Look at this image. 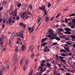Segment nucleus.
<instances>
[{"label":"nucleus","mask_w":75,"mask_h":75,"mask_svg":"<svg viewBox=\"0 0 75 75\" xmlns=\"http://www.w3.org/2000/svg\"><path fill=\"white\" fill-rule=\"evenodd\" d=\"M39 10H44L45 15H46V16H48V14H47V12L46 10H45V6L42 5V8L41 7H39Z\"/></svg>","instance_id":"obj_1"},{"label":"nucleus","mask_w":75,"mask_h":75,"mask_svg":"<svg viewBox=\"0 0 75 75\" xmlns=\"http://www.w3.org/2000/svg\"><path fill=\"white\" fill-rule=\"evenodd\" d=\"M47 34L49 35L48 36L50 37H52L54 35V33L52 32V30L51 29H50L49 30V33H47Z\"/></svg>","instance_id":"obj_2"},{"label":"nucleus","mask_w":75,"mask_h":75,"mask_svg":"<svg viewBox=\"0 0 75 75\" xmlns=\"http://www.w3.org/2000/svg\"><path fill=\"white\" fill-rule=\"evenodd\" d=\"M50 39H56V40L57 41H60V38H58V36L56 37V35H54L52 37H51L50 38Z\"/></svg>","instance_id":"obj_3"},{"label":"nucleus","mask_w":75,"mask_h":75,"mask_svg":"<svg viewBox=\"0 0 75 75\" xmlns=\"http://www.w3.org/2000/svg\"><path fill=\"white\" fill-rule=\"evenodd\" d=\"M43 51L44 52H49L50 51V49L49 48L48 46H45V48L43 49Z\"/></svg>","instance_id":"obj_4"},{"label":"nucleus","mask_w":75,"mask_h":75,"mask_svg":"<svg viewBox=\"0 0 75 75\" xmlns=\"http://www.w3.org/2000/svg\"><path fill=\"white\" fill-rule=\"evenodd\" d=\"M59 58L60 59V60L63 62H65V60H63V59L65 58V57H64L62 56H59Z\"/></svg>","instance_id":"obj_5"},{"label":"nucleus","mask_w":75,"mask_h":75,"mask_svg":"<svg viewBox=\"0 0 75 75\" xmlns=\"http://www.w3.org/2000/svg\"><path fill=\"white\" fill-rule=\"evenodd\" d=\"M16 32H14L12 35L11 36V39L13 40L14 38V37L16 35Z\"/></svg>","instance_id":"obj_6"},{"label":"nucleus","mask_w":75,"mask_h":75,"mask_svg":"<svg viewBox=\"0 0 75 75\" xmlns=\"http://www.w3.org/2000/svg\"><path fill=\"white\" fill-rule=\"evenodd\" d=\"M25 45L26 44L24 43V45H23L21 47L22 49V51H24V50H25Z\"/></svg>","instance_id":"obj_7"},{"label":"nucleus","mask_w":75,"mask_h":75,"mask_svg":"<svg viewBox=\"0 0 75 75\" xmlns=\"http://www.w3.org/2000/svg\"><path fill=\"white\" fill-rule=\"evenodd\" d=\"M57 30L58 32H62L64 31V30L61 28H59Z\"/></svg>","instance_id":"obj_8"},{"label":"nucleus","mask_w":75,"mask_h":75,"mask_svg":"<svg viewBox=\"0 0 75 75\" xmlns=\"http://www.w3.org/2000/svg\"><path fill=\"white\" fill-rule=\"evenodd\" d=\"M40 65H41V66L39 67V69L42 68V67H44V66H45V67H47V65L45 64H40Z\"/></svg>","instance_id":"obj_9"},{"label":"nucleus","mask_w":75,"mask_h":75,"mask_svg":"<svg viewBox=\"0 0 75 75\" xmlns=\"http://www.w3.org/2000/svg\"><path fill=\"white\" fill-rule=\"evenodd\" d=\"M15 56L13 58V60L16 61L17 59V53H16L15 54Z\"/></svg>","instance_id":"obj_10"},{"label":"nucleus","mask_w":75,"mask_h":75,"mask_svg":"<svg viewBox=\"0 0 75 75\" xmlns=\"http://www.w3.org/2000/svg\"><path fill=\"white\" fill-rule=\"evenodd\" d=\"M23 14H32L31 13H30V12L29 11H26L25 12L23 13Z\"/></svg>","instance_id":"obj_11"},{"label":"nucleus","mask_w":75,"mask_h":75,"mask_svg":"<svg viewBox=\"0 0 75 75\" xmlns=\"http://www.w3.org/2000/svg\"><path fill=\"white\" fill-rule=\"evenodd\" d=\"M64 30L67 31H70L71 29L69 28H64Z\"/></svg>","instance_id":"obj_12"},{"label":"nucleus","mask_w":75,"mask_h":75,"mask_svg":"<svg viewBox=\"0 0 75 75\" xmlns=\"http://www.w3.org/2000/svg\"><path fill=\"white\" fill-rule=\"evenodd\" d=\"M66 34H71V32H69V31H66L64 32Z\"/></svg>","instance_id":"obj_13"},{"label":"nucleus","mask_w":75,"mask_h":75,"mask_svg":"<svg viewBox=\"0 0 75 75\" xmlns=\"http://www.w3.org/2000/svg\"><path fill=\"white\" fill-rule=\"evenodd\" d=\"M27 5H23L22 6V8L23 9H25L26 8V7H27Z\"/></svg>","instance_id":"obj_14"},{"label":"nucleus","mask_w":75,"mask_h":75,"mask_svg":"<svg viewBox=\"0 0 75 75\" xmlns=\"http://www.w3.org/2000/svg\"><path fill=\"white\" fill-rule=\"evenodd\" d=\"M47 40V38H44L42 40L41 42H44L45 41H46V40Z\"/></svg>","instance_id":"obj_15"},{"label":"nucleus","mask_w":75,"mask_h":75,"mask_svg":"<svg viewBox=\"0 0 75 75\" xmlns=\"http://www.w3.org/2000/svg\"><path fill=\"white\" fill-rule=\"evenodd\" d=\"M30 17L29 16H28V15H26L25 16H23V18H24V19H25V20L26 19H27V18H29Z\"/></svg>","instance_id":"obj_16"},{"label":"nucleus","mask_w":75,"mask_h":75,"mask_svg":"<svg viewBox=\"0 0 75 75\" xmlns=\"http://www.w3.org/2000/svg\"><path fill=\"white\" fill-rule=\"evenodd\" d=\"M47 69L45 68H42L41 69H40V71L42 72H44V71H46Z\"/></svg>","instance_id":"obj_17"},{"label":"nucleus","mask_w":75,"mask_h":75,"mask_svg":"<svg viewBox=\"0 0 75 75\" xmlns=\"http://www.w3.org/2000/svg\"><path fill=\"white\" fill-rule=\"evenodd\" d=\"M46 64H47V67H48L49 68H51V67H50V66H51V64L46 63Z\"/></svg>","instance_id":"obj_18"},{"label":"nucleus","mask_w":75,"mask_h":75,"mask_svg":"<svg viewBox=\"0 0 75 75\" xmlns=\"http://www.w3.org/2000/svg\"><path fill=\"white\" fill-rule=\"evenodd\" d=\"M47 43V42H45V43H42L41 44V45L42 47H44L46 45V43Z\"/></svg>","instance_id":"obj_19"},{"label":"nucleus","mask_w":75,"mask_h":75,"mask_svg":"<svg viewBox=\"0 0 75 75\" xmlns=\"http://www.w3.org/2000/svg\"><path fill=\"white\" fill-rule=\"evenodd\" d=\"M30 57H31V58H33L34 57V53H33L30 55Z\"/></svg>","instance_id":"obj_20"},{"label":"nucleus","mask_w":75,"mask_h":75,"mask_svg":"<svg viewBox=\"0 0 75 75\" xmlns=\"http://www.w3.org/2000/svg\"><path fill=\"white\" fill-rule=\"evenodd\" d=\"M19 35L21 38H23V34H22V33H19Z\"/></svg>","instance_id":"obj_21"},{"label":"nucleus","mask_w":75,"mask_h":75,"mask_svg":"<svg viewBox=\"0 0 75 75\" xmlns=\"http://www.w3.org/2000/svg\"><path fill=\"white\" fill-rule=\"evenodd\" d=\"M42 72H38L36 74V75H41L42 74Z\"/></svg>","instance_id":"obj_22"},{"label":"nucleus","mask_w":75,"mask_h":75,"mask_svg":"<svg viewBox=\"0 0 75 75\" xmlns=\"http://www.w3.org/2000/svg\"><path fill=\"white\" fill-rule=\"evenodd\" d=\"M15 13H14V16L13 17H16V16H17V14H16V13H17V11H15Z\"/></svg>","instance_id":"obj_23"},{"label":"nucleus","mask_w":75,"mask_h":75,"mask_svg":"<svg viewBox=\"0 0 75 75\" xmlns=\"http://www.w3.org/2000/svg\"><path fill=\"white\" fill-rule=\"evenodd\" d=\"M1 13H0V23H1L2 22V20L1 19Z\"/></svg>","instance_id":"obj_24"},{"label":"nucleus","mask_w":75,"mask_h":75,"mask_svg":"<svg viewBox=\"0 0 75 75\" xmlns=\"http://www.w3.org/2000/svg\"><path fill=\"white\" fill-rule=\"evenodd\" d=\"M12 22V19H11V18H9V23H11V22Z\"/></svg>","instance_id":"obj_25"},{"label":"nucleus","mask_w":75,"mask_h":75,"mask_svg":"<svg viewBox=\"0 0 75 75\" xmlns=\"http://www.w3.org/2000/svg\"><path fill=\"white\" fill-rule=\"evenodd\" d=\"M28 63H29V60H28V59H27L25 64L26 65H27V64H28Z\"/></svg>","instance_id":"obj_26"},{"label":"nucleus","mask_w":75,"mask_h":75,"mask_svg":"<svg viewBox=\"0 0 75 75\" xmlns=\"http://www.w3.org/2000/svg\"><path fill=\"white\" fill-rule=\"evenodd\" d=\"M49 21V18L48 17H46V21L48 22Z\"/></svg>","instance_id":"obj_27"},{"label":"nucleus","mask_w":75,"mask_h":75,"mask_svg":"<svg viewBox=\"0 0 75 75\" xmlns=\"http://www.w3.org/2000/svg\"><path fill=\"white\" fill-rule=\"evenodd\" d=\"M21 18H24V14H23V13L21 14Z\"/></svg>","instance_id":"obj_28"},{"label":"nucleus","mask_w":75,"mask_h":75,"mask_svg":"<svg viewBox=\"0 0 75 75\" xmlns=\"http://www.w3.org/2000/svg\"><path fill=\"white\" fill-rule=\"evenodd\" d=\"M66 43L68 45H71L72 44L71 43H69V42H66Z\"/></svg>","instance_id":"obj_29"},{"label":"nucleus","mask_w":75,"mask_h":75,"mask_svg":"<svg viewBox=\"0 0 75 75\" xmlns=\"http://www.w3.org/2000/svg\"><path fill=\"white\" fill-rule=\"evenodd\" d=\"M26 25H25L24 23H23L22 25V27H23V28H25L26 27Z\"/></svg>","instance_id":"obj_30"},{"label":"nucleus","mask_w":75,"mask_h":75,"mask_svg":"<svg viewBox=\"0 0 75 75\" xmlns=\"http://www.w3.org/2000/svg\"><path fill=\"white\" fill-rule=\"evenodd\" d=\"M7 4V2L6 1H4L3 3V5L4 4L5 5H6Z\"/></svg>","instance_id":"obj_31"},{"label":"nucleus","mask_w":75,"mask_h":75,"mask_svg":"<svg viewBox=\"0 0 75 75\" xmlns=\"http://www.w3.org/2000/svg\"><path fill=\"white\" fill-rule=\"evenodd\" d=\"M27 69V67H26V66L25 65H24V67L23 68V69L24 71H25V69Z\"/></svg>","instance_id":"obj_32"},{"label":"nucleus","mask_w":75,"mask_h":75,"mask_svg":"<svg viewBox=\"0 0 75 75\" xmlns=\"http://www.w3.org/2000/svg\"><path fill=\"white\" fill-rule=\"evenodd\" d=\"M23 59H22L20 61V64L21 65L22 64H23Z\"/></svg>","instance_id":"obj_33"},{"label":"nucleus","mask_w":75,"mask_h":75,"mask_svg":"<svg viewBox=\"0 0 75 75\" xmlns=\"http://www.w3.org/2000/svg\"><path fill=\"white\" fill-rule=\"evenodd\" d=\"M71 38H72L73 39H75V36L72 35H71Z\"/></svg>","instance_id":"obj_34"},{"label":"nucleus","mask_w":75,"mask_h":75,"mask_svg":"<svg viewBox=\"0 0 75 75\" xmlns=\"http://www.w3.org/2000/svg\"><path fill=\"white\" fill-rule=\"evenodd\" d=\"M34 29H35L34 27H33L31 29V32H33V31H34Z\"/></svg>","instance_id":"obj_35"},{"label":"nucleus","mask_w":75,"mask_h":75,"mask_svg":"<svg viewBox=\"0 0 75 75\" xmlns=\"http://www.w3.org/2000/svg\"><path fill=\"white\" fill-rule=\"evenodd\" d=\"M75 16V14L74 13V14H71L69 16V17H72V16Z\"/></svg>","instance_id":"obj_36"},{"label":"nucleus","mask_w":75,"mask_h":75,"mask_svg":"<svg viewBox=\"0 0 75 75\" xmlns=\"http://www.w3.org/2000/svg\"><path fill=\"white\" fill-rule=\"evenodd\" d=\"M3 39L2 38H0V42H3Z\"/></svg>","instance_id":"obj_37"},{"label":"nucleus","mask_w":75,"mask_h":75,"mask_svg":"<svg viewBox=\"0 0 75 75\" xmlns=\"http://www.w3.org/2000/svg\"><path fill=\"white\" fill-rule=\"evenodd\" d=\"M57 44V42H55L53 44H52V45H55Z\"/></svg>","instance_id":"obj_38"},{"label":"nucleus","mask_w":75,"mask_h":75,"mask_svg":"<svg viewBox=\"0 0 75 75\" xmlns=\"http://www.w3.org/2000/svg\"><path fill=\"white\" fill-rule=\"evenodd\" d=\"M64 51H66V50H60V52H64Z\"/></svg>","instance_id":"obj_39"},{"label":"nucleus","mask_w":75,"mask_h":75,"mask_svg":"<svg viewBox=\"0 0 75 75\" xmlns=\"http://www.w3.org/2000/svg\"><path fill=\"white\" fill-rule=\"evenodd\" d=\"M66 37L65 36H61L60 37V38H65Z\"/></svg>","instance_id":"obj_40"},{"label":"nucleus","mask_w":75,"mask_h":75,"mask_svg":"<svg viewBox=\"0 0 75 75\" xmlns=\"http://www.w3.org/2000/svg\"><path fill=\"white\" fill-rule=\"evenodd\" d=\"M6 68H8V69H9V65L8 64H7L6 66Z\"/></svg>","instance_id":"obj_41"},{"label":"nucleus","mask_w":75,"mask_h":75,"mask_svg":"<svg viewBox=\"0 0 75 75\" xmlns=\"http://www.w3.org/2000/svg\"><path fill=\"white\" fill-rule=\"evenodd\" d=\"M61 56H63V57H65L66 56V55H65V54L62 53L61 54Z\"/></svg>","instance_id":"obj_42"},{"label":"nucleus","mask_w":75,"mask_h":75,"mask_svg":"<svg viewBox=\"0 0 75 75\" xmlns=\"http://www.w3.org/2000/svg\"><path fill=\"white\" fill-rule=\"evenodd\" d=\"M21 6V5L20 4H18L17 5V6L19 8L20 7V6Z\"/></svg>","instance_id":"obj_43"},{"label":"nucleus","mask_w":75,"mask_h":75,"mask_svg":"<svg viewBox=\"0 0 75 75\" xmlns=\"http://www.w3.org/2000/svg\"><path fill=\"white\" fill-rule=\"evenodd\" d=\"M51 4L50 3H49L48 4V7L49 8L50 7H51Z\"/></svg>","instance_id":"obj_44"},{"label":"nucleus","mask_w":75,"mask_h":75,"mask_svg":"<svg viewBox=\"0 0 75 75\" xmlns=\"http://www.w3.org/2000/svg\"><path fill=\"white\" fill-rule=\"evenodd\" d=\"M17 20H18L20 19V17L19 16H18L17 17H16Z\"/></svg>","instance_id":"obj_45"},{"label":"nucleus","mask_w":75,"mask_h":75,"mask_svg":"<svg viewBox=\"0 0 75 75\" xmlns=\"http://www.w3.org/2000/svg\"><path fill=\"white\" fill-rule=\"evenodd\" d=\"M29 8H30V9H32V7L31 5H30L29 6Z\"/></svg>","instance_id":"obj_46"},{"label":"nucleus","mask_w":75,"mask_h":75,"mask_svg":"<svg viewBox=\"0 0 75 75\" xmlns=\"http://www.w3.org/2000/svg\"><path fill=\"white\" fill-rule=\"evenodd\" d=\"M0 75H3V72L1 71H0Z\"/></svg>","instance_id":"obj_47"},{"label":"nucleus","mask_w":75,"mask_h":75,"mask_svg":"<svg viewBox=\"0 0 75 75\" xmlns=\"http://www.w3.org/2000/svg\"><path fill=\"white\" fill-rule=\"evenodd\" d=\"M18 41H21V39L20 38H18L17 39Z\"/></svg>","instance_id":"obj_48"},{"label":"nucleus","mask_w":75,"mask_h":75,"mask_svg":"<svg viewBox=\"0 0 75 75\" xmlns=\"http://www.w3.org/2000/svg\"><path fill=\"white\" fill-rule=\"evenodd\" d=\"M60 14H61L60 13H59L58 15H57L56 17V18H58L59 16L60 15Z\"/></svg>","instance_id":"obj_49"},{"label":"nucleus","mask_w":75,"mask_h":75,"mask_svg":"<svg viewBox=\"0 0 75 75\" xmlns=\"http://www.w3.org/2000/svg\"><path fill=\"white\" fill-rule=\"evenodd\" d=\"M60 14H61L60 13H59L58 15H57L56 17V18H58L59 16L60 15Z\"/></svg>","instance_id":"obj_50"},{"label":"nucleus","mask_w":75,"mask_h":75,"mask_svg":"<svg viewBox=\"0 0 75 75\" xmlns=\"http://www.w3.org/2000/svg\"><path fill=\"white\" fill-rule=\"evenodd\" d=\"M68 20H67V18H65V22L66 23H68Z\"/></svg>","instance_id":"obj_51"},{"label":"nucleus","mask_w":75,"mask_h":75,"mask_svg":"<svg viewBox=\"0 0 75 75\" xmlns=\"http://www.w3.org/2000/svg\"><path fill=\"white\" fill-rule=\"evenodd\" d=\"M23 24V22H21L19 24V25H21H21H22Z\"/></svg>","instance_id":"obj_52"},{"label":"nucleus","mask_w":75,"mask_h":75,"mask_svg":"<svg viewBox=\"0 0 75 75\" xmlns=\"http://www.w3.org/2000/svg\"><path fill=\"white\" fill-rule=\"evenodd\" d=\"M32 74H33V72H30L29 73L28 75H32Z\"/></svg>","instance_id":"obj_53"},{"label":"nucleus","mask_w":75,"mask_h":75,"mask_svg":"<svg viewBox=\"0 0 75 75\" xmlns=\"http://www.w3.org/2000/svg\"><path fill=\"white\" fill-rule=\"evenodd\" d=\"M64 49H65V50H68V49H69V48L65 47H64Z\"/></svg>","instance_id":"obj_54"},{"label":"nucleus","mask_w":75,"mask_h":75,"mask_svg":"<svg viewBox=\"0 0 75 75\" xmlns=\"http://www.w3.org/2000/svg\"><path fill=\"white\" fill-rule=\"evenodd\" d=\"M15 22V20H14V19H12V23H14Z\"/></svg>","instance_id":"obj_55"},{"label":"nucleus","mask_w":75,"mask_h":75,"mask_svg":"<svg viewBox=\"0 0 75 75\" xmlns=\"http://www.w3.org/2000/svg\"><path fill=\"white\" fill-rule=\"evenodd\" d=\"M1 69H4V70H5V69H4V67L3 66L2 67Z\"/></svg>","instance_id":"obj_56"},{"label":"nucleus","mask_w":75,"mask_h":75,"mask_svg":"<svg viewBox=\"0 0 75 75\" xmlns=\"http://www.w3.org/2000/svg\"><path fill=\"white\" fill-rule=\"evenodd\" d=\"M34 47H33L32 48V50H31V52H33V50H34Z\"/></svg>","instance_id":"obj_57"},{"label":"nucleus","mask_w":75,"mask_h":75,"mask_svg":"<svg viewBox=\"0 0 75 75\" xmlns=\"http://www.w3.org/2000/svg\"><path fill=\"white\" fill-rule=\"evenodd\" d=\"M58 65H59V67L60 68H61V65L59 64H58Z\"/></svg>","instance_id":"obj_58"},{"label":"nucleus","mask_w":75,"mask_h":75,"mask_svg":"<svg viewBox=\"0 0 75 75\" xmlns=\"http://www.w3.org/2000/svg\"><path fill=\"white\" fill-rule=\"evenodd\" d=\"M72 22L74 23H75V19H74L72 21Z\"/></svg>","instance_id":"obj_59"},{"label":"nucleus","mask_w":75,"mask_h":75,"mask_svg":"<svg viewBox=\"0 0 75 75\" xmlns=\"http://www.w3.org/2000/svg\"><path fill=\"white\" fill-rule=\"evenodd\" d=\"M42 63H43V64H45V60H42Z\"/></svg>","instance_id":"obj_60"},{"label":"nucleus","mask_w":75,"mask_h":75,"mask_svg":"<svg viewBox=\"0 0 75 75\" xmlns=\"http://www.w3.org/2000/svg\"><path fill=\"white\" fill-rule=\"evenodd\" d=\"M3 8V7H2L0 8V11H1V10H2Z\"/></svg>","instance_id":"obj_61"},{"label":"nucleus","mask_w":75,"mask_h":75,"mask_svg":"<svg viewBox=\"0 0 75 75\" xmlns=\"http://www.w3.org/2000/svg\"><path fill=\"white\" fill-rule=\"evenodd\" d=\"M11 41H10L9 42V45H11H11H12V44H11Z\"/></svg>","instance_id":"obj_62"},{"label":"nucleus","mask_w":75,"mask_h":75,"mask_svg":"<svg viewBox=\"0 0 75 75\" xmlns=\"http://www.w3.org/2000/svg\"><path fill=\"white\" fill-rule=\"evenodd\" d=\"M73 47L74 48H75V43L74 44V45H73Z\"/></svg>","instance_id":"obj_63"},{"label":"nucleus","mask_w":75,"mask_h":75,"mask_svg":"<svg viewBox=\"0 0 75 75\" xmlns=\"http://www.w3.org/2000/svg\"><path fill=\"white\" fill-rule=\"evenodd\" d=\"M66 75H71L69 73H67Z\"/></svg>","instance_id":"obj_64"}]
</instances>
